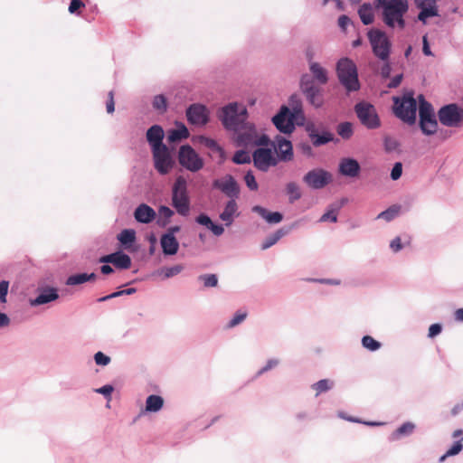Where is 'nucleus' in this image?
Masks as SVG:
<instances>
[{
	"mask_svg": "<svg viewBox=\"0 0 463 463\" xmlns=\"http://www.w3.org/2000/svg\"><path fill=\"white\" fill-rule=\"evenodd\" d=\"M239 206L236 202V199H229L222 210V212L220 213L219 218L224 222L225 225L227 227L231 226L232 222H234V218L238 217L240 215L239 213Z\"/></svg>",
	"mask_w": 463,
	"mask_h": 463,
	"instance_id": "23",
	"label": "nucleus"
},
{
	"mask_svg": "<svg viewBox=\"0 0 463 463\" xmlns=\"http://www.w3.org/2000/svg\"><path fill=\"white\" fill-rule=\"evenodd\" d=\"M213 187L222 192L230 199H237L240 195V185L232 175H226L213 182Z\"/></svg>",
	"mask_w": 463,
	"mask_h": 463,
	"instance_id": "16",
	"label": "nucleus"
},
{
	"mask_svg": "<svg viewBox=\"0 0 463 463\" xmlns=\"http://www.w3.org/2000/svg\"><path fill=\"white\" fill-rule=\"evenodd\" d=\"M290 109H303L302 99L298 94H292L288 99V106Z\"/></svg>",
	"mask_w": 463,
	"mask_h": 463,
	"instance_id": "52",
	"label": "nucleus"
},
{
	"mask_svg": "<svg viewBox=\"0 0 463 463\" xmlns=\"http://www.w3.org/2000/svg\"><path fill=\"white\" fill-rule=\"evenodd\" d=\"M274 149L278 155V159L288 162L292 160L293 158V146L292 143L281 136H277L275 137V141L273 142Z\"/></svg>",
	"mask_w": 463,
	"mask_h": 463,
	"instance_id": "20",
	"label": "nucleus"
},
{
	"mask_svg": "<svg viewBox=\"0 0 463 463\" xmlns=\"http://www.w3.org/2000/svg\"><path fill=\"white\" fill-rule=\"evenodd\" d=\"M337 134L343 139H349L353 135V125L352 123L346 121L342 122L337 126Z\"/></svg>",
	"mask_w": 463,
	"mask_h": 463,
	"instance_id": "39",
	"label": "nucleus"
},
{
	"mask_svg": "<svg viewBox=\"0 0 463 463\" xmlns=\"http://www.w3.org/2000/svg\"><path fill=\"white\" fill-rule=\"evenodd\" d=\"M402 174V164L401 162H396L391 171V178L393 181L398 180Z\"/></svg>",
	"mask_w": 463,
	"mask_h": 463,
	"instance_id": "55",
	"label": "nucleus"
},
{
	"mask_svg": "<svg viewBox=\"0 0 463 463\" xmlns=\"http://www.w3.org/2000/svg\"><path fill=\"white\" fill-rule=\"evenodd\" d=\"M186 118L191 125L204 126L209 122V110L205 105L193 103L186 109Z\"/></svg>",
	"mask_w": 463,
	"mask_h": 463,
	"instance_id": "15",
	"label": "nucleus"
},
{
	"mask_svg": "<svg viewBox=\"0 0 463 463\" xmlns=\"http://www.w3.org/2000/svg\"><path fill=\"white\" fill-rule=\"evenodd\" d=\"M84 3L81 0H71L69 5V12L71 14H77L80 9L84 7Z\"/></svg>",
	"mask_w": 463,
	"mask_h": 463,
	"instance_id": "59",
	"label": "nucleus"
},
{
	"mask_svg": "<svg viewBox=\"0 0 463 463\" xmlns=\"http://www.w3.org/2000/svg\"><path fill=\"white\" fill-rule=\"evenodd\" d=\"M244 182L247 185V187L250 191H257L259 188L258 183L256 181V178L253 175V172L251 170H249L244 175Z\"/></svg>",
	"mask_w": 463,
	"mask_h": 463,
	"instance_id": "48",
	"label": "nucleus"
},
{
	"mask_svg": "<svg viewBox=\"0 0 463 463\" xmlns=\"http://www.w3.org/2000/svg\"><path fill=\"white\" fill-rule=\"evenodd\" d=\"M291 118V122L295 124H302L305 119V115L303 109H289V116Z\"/></svg>",
	"mask_w": 463,
	"mask_h": 463,
	"instance_id": "49",
	"label": "nucleus"
},
{
	"mask_svg": "<svg viewBox=\"0 0 463 463\" xmlns=\"http://www.w3.org/2000/svg\"><path fill=\"white\" fill-rule=\"evenodd\" d=\"M419 101V128L424 136L431 137L435 134L440 141L448 140L454 131L448 128H439V121L431 103L426 100L422 94L418 96Z\"/></svg>",
	"mask_w": 463,
	"mask_h": 463,
	"instance_id": "2",
	"label": "nucleus"
},
{
	"mask_svg": "<svg viewBox=\"0 0 463 463\" xmlns=\"http://www.w3.org/2000/svg\"><path fill=\"white\" fill-rule=\"evenodd\" d=\"M164 406V399L156 394L147 396L146 400L145 411L146 412H157Z\"/></svg>",
	"mask_w": 463,
	"mask_h": 463,
	"instance_id": "33",
	"label": "nucleus"
},
{
	"mask_svg": "<svg viewBox=\"0 0 463 463\" xmlns=\"http://www.w3.org/2000/svg\"><path fill=\"white\" fill-rule=\"evenodd\" d=\"M248 128V131L241 132L238 136V142L240 145L247 146H268L269 144V137L265 134L259 136L254 124Z\"/></svg>",
	"mask_w": 463,
	"mask_h": 463,
	"instance_id": "18",
	"label": "nucleus"
},
{
	"mask_svg": "<svg viewBox=\"0 0 463 463\" xmlns=\"http://www.w3.org/2000/svg\"><path fill=\"white\" fill-rule=\"evenodd\" d=\"M310 140L314 146L318 147L333 141L334 135L328 130H324L321 133L312 135Z\"/></svg>",
	"mask_w": 463,
	"mask_h": 463,
	"instance_id": "36",
	"label": "nucleus"
},
{
	"mask_svg": "<svg viewBox=\"0 0 463 463\" xmlns=\"http://www.w3.org/2000/svg\"><path fill=\"white\" fill-rule=\"evenodd\" d=\"M94 361L98 365L106 366L110 363V357L99 351L94 354Z\"/></svg>",
	"mask_w": 463,
	"mask_h": 463,
	"instance_id": "53",
	"label": "nucleus"
},
{
	"mask_svg": "<svg viewBox=\"0 0 463 463\" xmlns=\"http://www.w3.org/2000/svg\"><path fill=\"white\" fill-rule=\"evenodd\" d=\"M37 297L29 300L30 306L39 307L53 302L59 298L58 288L51 286H38Z\"/></svg>",
	"mask_w": 463,
	"mask_h": 463,
	"instance_id": "19",
	"label": "nucleus"
},
{
	"mask_svg": "<svg viewBox=\"0 0 463 463\" xmlns=\"http://www.w3.org/2000/svg\"><path fill=\"white\" fill-rule=\"evenodd\" d=\"M196 223L204 226L208 230H210L213 235L221 236L224 232V228L222 224H218L213 222L211 217L202 213L195 217Z\"/></svg>",
	"mask_w": 463,
	"mask_h": 463,
	"instance_id": "26",
	"label": "nucleus"
},
{
	"mask_svg": "<svg viewBox=\"0 0 463 463\" xmlns=\"http://www.w3.org/2000/svg\"><path fill=\"white\" fill-rule=\"evenodd\" d=\"M156 216L155 210L146 203L139 204L134 211V218L139 223L152 222Z\"/></svg>",
	"mask_w": 463,
	"mask_h": 463,
	"instance_id": "24",
	"label": "nucleus"
},
{
	"mask_svg": "<svg viewBox=\"0 0 463 463\" xmlns=\"http://www.w3.org/2000/svg\"><path fill=\"white\" fill-rule=\"evenodd\" d=\"M290 232V228L281 227L278 229L275 232L267 236L262 244L261 250H265L275 245L282 237L286 236Z\"/></svg>",
	"mask_w": 463,
	"mask_h": 463,
	"instance_id": "29",
	"label": "nucleus"
},
{
	"mask_svg": "<svg viewBox=\"0 0 463 463\" xmlns=\"http://www.w3.org/2000/svg\"><path fill=\"white\" fill-rule=\"evenodd\" d=\"M165 132L160 125H153L146 130V137L151 151L165 146L163 142Z\"/></svg>",
	"mask_w": 463,
	"mask_h": 463,
	"instance_id": "21",
	"label": "nucleus"
},
{
	"mask_svg": "<svg viewBox=\"0 0 463 463\" xmlns=\"http://www.w3.org/2000/svg\"><path fill=\"white\" fill-rule=\"evenodd\" d=\"M358 15L364 25L372 24L374 21V12L370 3H364L358 9Z\"/></svg>",
	"mask_w": 463,
	"mask_h": 463,
	"instance_id": "32",
	"label": "nucleus"
},
{
	"mask_svg": "<svg viewBox=\"0 0 463 463\" xmlns=\"http://www.w3.org/2000/svg\"><path fill=\"white\" fill-rule=\"evenodd\" d=\"M154 167L162 175H167L175 165V160L167 146L152 150Z\"/></svg>",
	"mask_w": 463,
	"mask_h": 463,
	"instance_id": "12",
	"label": "nucleus"
},
{
	"mask_svg": "<svg viewBox=\"0 0 463 463\" xmlns=\"http://www.w3.org/2000/svg\"><path fill=\"white\" fill-rule=\"evenodd\" d=\"M286 194L288 196L289 203H293L302 197L299 185L296 182H288L286 184Z\"/></svg>",
	"mask_w": 463,
	"mask_h": 463,
	"instance_id": "37",
	"label": "nucleus"
},
{
	"mask_svg": "<svg viewBox=\"0 0 463 463\" xmlns=\"http://www.w3.org/2000/svg\"><path fill=\"white\" fill-rule=\"evenodd\" d=\"M254 166L262 171L267 172L269 167L276 166L279 159L274 156L272 150L267 147H259L252 154Z\"/></svg>",
	"mask_w": 463,
	"mask_h": 463,
	"instance_id": "14",
	"label": "nucleus"
},
{
	"mask_svg": "<svg viewBox=\"0 0 463 463\" xmlns=\"http://www.w3.org/2000/svg\"><path fill=\"white\" fill-rule=\"evenodd\" d=\"M279 364V360L278 358H270L267 361L266 364L262 366L255 374L254 378H258L267 372L274 369Z\"/></svg>",
	"mask_w": 463,
	"mask_h": 463,
	"instance_id": "45",
	"label": "nucleus"
},
{
	"mask_svg": "<svg viewBox=\"0 0 463 463\" xmlns=\"http://www.w3.org/2000/svg\"><path fill=\"white\" fill-rule=\"evenodd\" d=\"M416 429V425L411 421H406L397 428L390 436L391 441H396L404 437L411 436Z\"/></svg>",
	"mask_w": 463,
	"mask_h": 463,
	"instance_id": "28",
	"label": "nucleus"
},
{
	"mask_svg": "<svg viewBox=\"0 0 463 463\" xmlns=\"http://www.w3.org/2000/svg\"><path fill=\"white\" fill-rule=\"evenodd\" d=\"M198 279L203 283L205 288H214L218 285V278L215 274H203Z\"/></svg>",
	"mask_w": 463,
	"mask_h": 463,
	"instance_id": "44",
	"label": "nucleus"
},
{
	"mask_svg": "<svg viewBox=\"0 0 463 463\" xmlns=\"http://www.w3.org/2000/svg\"><path fill=\"white\" fill-rule=\"evenodd\" d=\"M441 330H442V326L440 324H438V323L432 324L429 328L428 336L430 338L435 337L436 335H438L441 333Z\"/></svg>",
	"mask_w": 463,
	"mask_h": 463,
	"instance_id": "64",
	"label": "nucleus"
},
{
	"mask_svg": "<svg viewBox=\"0 0 463 463\" xmlns=\"http://www.w3.org/2000/svg\"><path fill=\"white\" fill-rule=\"evenodd\" d=\"M383 146L385 151L391 153L395 151L399 147L400 143L392 137H385L383 139Z\"/></svg>",
	"mask_w": 463,
	"mask_h": 463,
	"instance_id": "50",
	"label": "nucleus"
},
{
	"mask_svg": "<svg viewBox=\"0 0 463 463\" xmlns=\"http://www.w3.org/2000/svg\"><path fill=\"white\" fill-rule=\"evenodd\" d=\"M319 222H337V215L334 213L329 212L326 210V212L320 217Z\"/></svg>",
	"mask_w": 463,
	"mask_h": 463,
	"instance_id": "63",
	"label": "nucleus"
},
{
	"mask_svg": "<svg viewBox=\"0 0 463 463\" xmlns=\"http://www.w3.org/2000/svg\"><path fill=\"white\" fill-rule=\"evenodd\" d=\"M160 245L162 252L165 256L175 255L179 250V242L175 236H171L170 234H162L160 238Z\"/></svg>",
	"mask_w": 463,
	"mask_h": 463,
	"instance_id": "25",
	"label": "nucleus"
},
{
	"mask_svg": "<svg viewBox=\"0 0 463 463\" xmlns=\"http://www.w3.org/2000/svg\"><path fill=\"white\" fill-rule=\"evenodd\" d=\"M347 200L345 198H342L340 201L331 203L328 206L327 210L337 215V213L341 210V208L345 204Z\"/></svg>",
	"mask_w": 463,
	"mask_h": 463,
	"instance_id": "57",
	"label": "nucleus"
},
{
	"mask_svg": "<svg viewBox=\"0 0 463 463\" xmlns=\"http://www.w3.org/2000/svg\"><path fill=\"white\" fill-rule=\"evenodd\" d=\"M113 391L114 387L111 384H106L95 389V392L103 395L109 402L111 401V394Z\"/></svg>",
	"mask_w": 463,
	"mask_h": 463,
	"instance_id": "51",
	"label": "nucleus"
},
{
	"mask_svg": "<svg viewBox=\"0 0 463 463\" xmlns=\"http://www.w3.org/2000/svg\"><path fill=\"white\" fill-rule=\"evenodd\" d=\"M218 118L226 130L236 132L238 136L241 132L248 131V127L253 124L247 120V109L237 102H231L221 108L218 111Z\"/></svg>",
	"mask_w": 463,
	"mask_h": 463,
	"instance_id": "3",
	"label": "nucleus"
},
{
	"mask_svg": "<svg viewBox=\"0 0 463 463\" xmlns=\"http://www.w3.org/2000/svg\"><path fill=\"white\" fill-rule=\"evenodd\" d=\"M9 282L7 280L0 281V301L6 302V296L8 293Z\"/></svg>",
	"mask_w": 463,
	"mask_h": 463,
	"instance_id": "56",
	"label": "nucleus"
},
{
	"mask_svg": "<svg viewBox=\"0 0 463 463\" xmlns=\"http://www.w3.org/2000/svg\"><path fill=\"white\" fill-rule=\"evenodd\" d=\"M382 7L383 21L390 28L397 26L402 30L406 23L404 14L409 9L407 0H376Z\"/></svg>",
	"mask_w": 463,
	"mask_h": 463,
	"instance_id": "4",
	"label": "nucleus"
},
{
	"mask_svg": "<svg viewBox=\"0 0 463 463\" xmlns=\"http://www.w3.org/2000/svg\"><path fill=\"white\" fill-rule=\"evenodd\" d=\"M172 206L182 216L189 214L190 197L187 190V182L183 176H178L172 187Z\"/></svg>",
	"mask_w": 463,
	"mask_h": 463,
	"instance_id": "7",
	"label": "nucleus"
},
{
	"mask_svg": "<svg viewBox=\"0 0 463 463\" xmlns=\"http://www.w3.org/2000/svg\"><path fill=\"white\" fill-rule=\"evenodd\" d=\"M362 345L364 348L368 349L371 352L377 351L381 348L382 345L379 341L375 340L370 335H364L362 338Z\"/></svg>",
	"mask_w": 463,
	"mask_h": 463,
	"instance_id": "40",
	"label": "nucleus"
},
{
	"mask_svg": "<svg viewBox=\"0 0 463 463\" xmlns=\"http://www.w3.org/2000/svg\"><path fill=\"white\" fill-rule=\"evenodd\" d=\"M350 24H352V21L347 15L342 14L339 16L338 26L340 27V29L342 31L345 32L347 29V26Z\"/></svg>",
	"mask_w": 463,
	"mask_h": 463,
	"instance_id": "60",
	"label": "nucleus"
},
{
	"mask_svg": "<svg viewBox=\"0 0 463 463\" xmlns=\"http://www.w3.org/2000/svg\"><path fill=\"white\" fill-rule=\"evenodd\" d=\"M355 114L361 124L368 129L381 127V120L376 109L371 103L361 101L354 106Z\"/></svg>",
	"mask_w": 463,
	"mask_h": 463,
	"instance_id": "10",
	"label": "nucleus"
},
{
	"mask_svg": "<svg viewBox=\"0 0 463 463\" xmlns=\"http://www.w3.org/2000/svg\"><path fill=\"white\" fill-rule=\"evenodd\" d=\"M391 72H392V67H391L389 61H383V64L381 67V71H380L381 77L383 79H388L391 76Z\"/></svg>",
	"mask_w": 463,
	"mask_h": 463,
	"instance_id": "61",
	"label": "nucleus"
},
{
	"mask_svg": "<svg viewBox=\"0 0 463 463\" xmlns=\"http://www.w3.org/2000/svg\"><path fill=\"white\" fill-rule=\"evenodd\" d=\"M463 449V444L460 440L456 441L452 447L447 450L446 456H455L458 455Z\"/></svg>",
	"mask_w": 463,
	"mask_h": 463,
	"instance_id": "58",
	"label": "nucleus"
},
{
	"mask_svg": "<svg viewBox=\"0 0 463 463\" xmlns=\"http://www.w3.org/2000/svg\"><path fill=\"white\" fill-rule=\"evenodd\" d=\"M289 116V108L282 105L276 115L272 117V123L276 128L283 134H291L296 127L295 123L291 122Z\"/></svg>",
	"mask_w": 463,
	"mask_h": 463,
	"instance_id": "17",
	"label": "nucleus"
},
{
	"mask_svg": "<svg viewBox=\"0 0 463 463\" xmlns=\"http://www.w3.org/2000/svg\"><path fill=\"white\" fill-rule=\"evenodd\" d=\"M188 137L189 131L184 124L178 125L175 128L171 129L168 133V140L172 143L182 141Z\"/></svg>",
	"mask_w": 463,
	"mask_h": 463,
	"instance_id": "34",
	"label": "nucleus"
},
{
	"mask_svg": "<svg viewBox=\"0 0 463 463\" xmlns=\"http://www.w3.org/2000/svg\"><path fill=\"white\" fill-rule=\"evenodd\" d=\"M333 387L334 382L330 379H322L311 385V388L316 391L317 397L322 392L330 391Z\"/></svg>",
	"mask_w": 463,
	"mask_h": 463,
	"instance_id": "38",
	"label": "nucleus"
},
{
	"mask_svg": "<svg viewBox=\"0 0 463 463\" xmlns=\"http://www.w3.org/2000/svg\"><path fill=\"white\" fill-rule=\"evenodd\" d=\"M393 113L402 122L412 126L417 120V100L413 92L409 91L402 97H393Z\"/></svg>",
	"mask_w": 463,
	"mask_h": 463,
	"instance_id": "6",
	"label": "nucleus"
},
{
	"mask_svg": "<svg viewBox=\"0 0 463 463\" xmlns=\"http://www.w3.org/2000/svg\"><path fill=\"white\" fill-rule=\"evenodd\" d=\"M398 215V208L395 206L389 207L387 210L381 212L376 219H383L386 222L392 221Z\"/></svg>",
	"mask_w": 463,
	"mask_h": 463,
	"instance_id": "46",
	"label": "nucleus"
},
{
	"mask_svg": "<svg viewBox=\"0 0 463 463\" xmlns=\"http://www.w3.org/2000/svg\"><path fill=\"white\" fill-rule=\"evenodd\" d=\"M332 181V175L322 168L308 171L303 176V182L313 190H319Z\"/></svg>",
	"mask_w": 463,
	"mask_h": 463,
	"instance_id": "13",
	"label": "nucleus"
},
{
	"mask_svg": "<svg viewBox=\"0 0 463 463\" xmlns=\"http://www.w3.org/2000/svg\"><path fill=\"white\" fill-rule=\"evenodd\" d=\"M252 212L258 213L268 223L274 224L279 223L283 220V214L279 212H268V210L260 205H255L252 207Z\"/></svg>",
	"mask_w": 463,
	"mask_h": 463,
	"instance_id": "27",
	"label": "nucleus"
},
{
	"mask_svg": "<svg viewBox=\"0 0 463 463\" xmlns=\"http://www.w3.org/2000/svg\"><path fill=\"white\" fill-rule=\"evenodd\" d=\"M250 156L245 150H238L232 156V162L236 165H244L250 163Z\"/></svg>",
	"mask_w": 463,
	"mask_h": 463,
	"instance_id": "43",
	"label": "nucleus"
},
{
	"mask_svg": "<svg viewBox=\"0 0 463 463\" xmlns=\"http://www.w3.org/2000/svg\"><path fill=\"white\" fill-rule=\"evenodd\" d=\"M309 71L311 74L305 73L300 78L299 87L308 103L315 108L323 105V90L317 85H325L328 81L327 71L318 62H310Z\"/></svg>",
	"mask_w": 463,
	"mask_h": 463,
	"instance_id": "1",
	"label": "nucleus"
},
{
	"mask_svg": "<svg viewBox=\"0 0 463 463\" xmlns=\"http://www.w3.org/2000/svg\"><path fill=\"white\" fill-rule=\"evenodd\" d=\"M177 157L180 165L193 173L200 171L204 165L203 159L190 145L181 146Z\"/></svg>",
	"mask_w": 463,
	"mask_h": 463,
	"instance_id": "11",
	"label": "nucleus"
},
{
	"mask_svg": "<svg viewBox=\"0 0 463 463\" xmlns=\"http://www.w3.org/2000/svg\"><path fill=\"white\" fill-rule=\"evenodd\" d=\"M117 239L125 250H128L137 240L136 231L133 229H124L118 234Z\"/></svg>",
	"mask_w": 463,
	"mask_h": 463,
	"instance_id": "30",
	"label": "nucleus"
},
{
	"mask_svg": "<svg viewBox=\"0 0 463 463\" xmlns=\"http://www.w3.org/2000/svg\"><path fill=\"white\" fill-rule=\"evenodd\" d=\"M367 37L375 57L383 61L390 59L392 43L386 33L376 28H372L367 32Z\"/></svg>",
	"mask_w": 463,
	"mask_h": 463,
	"instance_id": "8",
	"label": "nucleus"
},
{
	"mask_svg": "<svg viewBox=\"0 0 463 463\" xmlns=\"http://www.w3.org/2000/svg\"><path fill=\"white\" fill-rule=\"evenodd\" d=\"M390 248L393 252H399L402 250L403 244L400 237H395L390 243Z\"/></svg>",
	"mask_w": 463,
	"mask_h": 463,
	"instance_id": "62",
	"label": "nucleus"
},
{
	"mask_svg": "<svg viewBox=\"0 0 463 463\" xmlns=\"http://www.w3.org/2000/svg\"><path fill=\"white\" fill-rule=\"evenodd\" d=\"M438 121L447 128H458L463 121V109L457 103L446 104L436 114Z\"/></svg>",
	"mask_w": 463,
	"mask_h": 463,
	"instance_id": "9",
	"label": "nucleus"
},
{
	"mask_svg": "<svg viewBox=\"0 0 463 463\" xmlns=\"http://www.w3.org/2000/svg\"><path fill=\"white\" fill-rule=\"evenodd\" d=\"M338 171L344 176L354 178L360 174L361 166L356 159L345 157L339 162Z\"/></svg>",
	"mask_w": 463,
	"mask_h": 463,
	"instance_id": "22",
	"label": "nucleus"
},
{
	"mask_svg": "<svg viewBox=\"0 0 463 463\" xmlns=\"http://www.w3.org/2000/svg\"><path fill=\"white\" fill-rule=\"evenodd\" d=\"M86 282H88L86 273H76L70 275L66 279L65 284L67 286H76Z\"/></svg>",
	"mask_w": 463,
	"mask_h": 463,
	"instance_id": "42",
	"label": "nucleus"
},
{
	"mask_svg": "<svg viewBox=\"0 0 463 463\" xmlns=\"http://www.w3.org/2000/svg\"><path fill=\"white\" fill-rule=\"evenodd\" d=\"M152 105L156 110L164 113L167 109L166 98L163 94L156 95L153 99Z\"/></svg>",
	"mask_w": 463,
	"mask_h": 463,
	"instance_id": "41",
	"label": "nucleus"
},
{
	"mask_svg": "<svg viewBox=\"0 0 463 463\" xmlns=\"http://www.w3.org/2000/svg\"><path fill=\"white\" fill-rule=\"evenodd\" d=\"M336 75L340 84L347 92H354L360 90L357 66L347 57L341 58L336 62Z\"/></svg>",
	"mask_w": 463,
	"mask_h": 463,
	"instance_id": "5",
	"label": "nucleus"
},
{
	"mask_svg": "<svg viewBox=\"0 0 463 463\" xmlns=\"http://www.w3.org/2000/svg\"><path fill=\"white\" fill-rule=\"evenodd\" d=\"M247 317V313L246 312H242V311H237L233 317L228 322V324L226 325V327L227 328H233L235 327L236 326L240 325L241 323H242Z\"/></svg>",
	"mask_w": 463,
	"mask_h": 463,
	"instance_id": "47",
	"label": "nucleus"
},
{
	"mask_svg": "<svg viewBox=\"0 0 463 463\" xmlns=\"http://www.w3.org/2000/svg\"><path fill=\"white\" fill-rule=\"evenodd\" d=\"M131 258L122 250L115 251L114 266L118 269H128L131 267Z\"/></svg>",
	"mask_w": 463,
	"mask_h": 463,
	"instance_id": "35",
	"label": "nucleus"
},
{
	"mask_svg": "<svg viewBox=\"0 0 463 463\" xmlns=\"http://www.w3.org/2000/svg\"><path fill=\"white\" fill-rule=\"evenodd\" d=\"M338 415L340 418L345 419L348 421L364 423L368 426H380V425L384 424L383 422H379V421H361L360 420L354 418V417H346L343 412H339Z\"/></svg>",
	"mask_w": 463,
	"mask_h": 463,
	"instance_id": "54",
	"label": "nucleus"
},
{
	"mask_svg": "<svg viewBox=\"0 0 463 463\" xmlns=\"http://www.w3.org/2000/svg\"><path fill=\"white\" fill-rule=\"evenodd\" d=\"M182 264H176L171 267H162L155 271V275L161 277L163 280L177 276L184 270Z\"/></svg>",
	"mask_w": 463,
	"mask_h": 463,
	"instance_id": "31",
	"label": "nucleus"
}]
</instances>
